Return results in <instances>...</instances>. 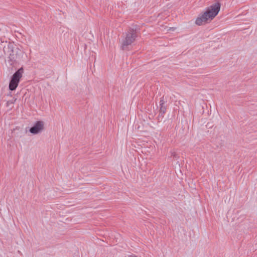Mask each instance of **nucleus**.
I'll list each match as a JSON object with an SVG mask.
<instances>
[{
    "label": "nucleus",
    "mask_w": 257,
    "mask_h": 257,
    "mask_svg": "<svg viewBox=\"0 0 257 257\" xmlns=\"http://www.w3.org/2000/svg\"><path fill=\"white\" fill-rule=\"evenodd\" d=\"M220 4L217 2L206 9L205 12L201 14L196 18L195 24L198 26L208 23V20H213L217 15L220 10Z\"/></svg>",
    "instance_id": "f257e3e1"
},
{
    "label": "nucleus",
    "mask_w": 257,
    "mask_h": 257,
    "mask_svg": "<svg viewBox=\"0 0 257 257\" xmlns=\"http://www.w3.org/2000/svg\"><path fill=\"white\" fill-rule=\"evenodd\" d=\"M138 32L136 28H130L125 33L124 38L122 40L121 48L124 51H128L130 47L138 37Z\"/></svg>",
    "instance_id": "f03ea898"
},
{
    "label": "nucleus",
    "mask_w": 257,
    "mask_h": 257,
    "mask_svg": "<svg viewBox=\"0 0 257 257\" xmlns=\"http://www.w3.org/2000/svg\"><path fill=\"white\" fill-rule=\"evenodd\" d=\"M8 49L9 53V61L12 62L11 65H12L14 62L19 61L22 58L23 52L18 47H14L13 44H9L8 45Z\"/></svg>",
    "instance_id": "7ed1b4c3"
},
{
    "label": "nucleus",
    "mask_w": 257,
    "mask_h": 257,
    "mask_svg": "<svg viewBox=\"0 0 257 257\" xmlns=\"http://www.w3.org/2000/svg\"><path fill=\"white\" fill-rule=\"evenodd\" d=\"M24 72V68L22 67L14 73L9 83V88L10 90L14 91L16 89Z\"/></svg>",
    "instance_id": "20e7f679"
},
{
    "label": "nucleus",
    "mask_w": 257,
    "mask_h": 257,
    "mask_svg": "<svg viewBox=\"0 0 257 257\" xmlns=\"http://www.w3.org/2000/svg\"><path fill=\"white\" fill-rule=\"evenodd\" d=\"M45 123L43 121H37L30 128V132L33 135H38L41 133L44 130Z\"/></svg>",
    "instance_id": "39448f33"
},
{
    "label": "nucleus",
    "mask_w": 257,
    "mask_h": 257,
    "mask_svg": "<svg viewBox=\"0 0 257 257\" xmlns=\"http://www.w3.org/2000/svg\"><path fill=\"white\" fill-rule=\"evenodd\" d=\"M168 106L167 101L166 98L162 97L159 102L160 112H166V108Z\"/></svg>",
    "instance_id": "423d86ee"
}]
</instances>
